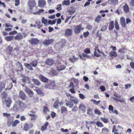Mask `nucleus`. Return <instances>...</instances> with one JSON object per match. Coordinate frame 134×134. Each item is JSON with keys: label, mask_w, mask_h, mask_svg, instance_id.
<instances>
[{"label": "nucleus", "mask_w": 134, "mask_h": 134, "mask_svg": "<svg viewBox=\"0 0 134 134\" xmlns=\"http://www.w3.org/2000/svg\"><path fill=\"white\" fill-rule=\"evenodd\" d=\"M27 4L31 10L33 8L36 6V3L34 0H29Z\"/></svg>", "instance_id": "nucleus-1"}, {"label": "nucleus", "mask_w": 134, "mask_h": 134, "mask_svg": "<svg viewBox=\"0 0 134 134\" xmlns=\"http://www.w3.org/2000/svg\"><path fill=\"white\" fill-rule=\"evenodd\" d=\"M16 103L19 106V109L22 111H23L24 109L26 107V105L22 102L18 101Z\"/></svg>", "instance_id": "nucleus-2"}, {"label": "nucleus", "mask_w": 134, "mask_h": 134, "mask_svg": "<svg viewBox=\"0 0 134 134\" xmlns=\"http://www.w3.org/2000/svg\"><path fill=\"white\" fill-rule=\"evenodd\" d=\"M25 92L30 97H32L34 95L33 92L27 87H25L24 89Z\"/></svg>", "instance_id": "nucleus-3"}, {"label": "nucleus", "mask_w": 134, "mask_h": 134, "mask_svg": "<svg viewBox=\"0 0 134 134\" xmlns=\"http://www.w3.org/2000/svg\"><path fill=\"white\" fill-rule=\"evenodd\" d=\"M82 26L80 24L76 26L75 28L74 32L76 34H78L80 33L81 31Z\"/></svg>", "instance_id": "nucleus-4"}, {"label": "nucleus", "mask_w": 134, "mask_h": 134, "mask_svg": "<svg viewBox=\"0 0 134 134\" xmlns=\"http://www.w3.org/2000/svg\"><path fill=\"white\" fill-rule=\"evenodd\" d=\"M69 99L75 104H77L79 103V100L78 99L73 96H70V97Z\"/></svg>", "instance_id": "nucleus-5"}, {"label": "nucleus", "mask_w": 134, "mask_h": 134, "mask_svg": "<svg viewBox=\"0 0 134 134\" xmlns=\"http://www.w3.org/2000/svg\"><path fill=\"white\" fill-rule=\"evenodd\" d=\"M54 41V40L53 39L46 40L43 42V44H44L47 45L51 44Z\"/></svg>", "instance_id": "nucleus-6"}, {"label": "nucleus", "mask_w": 134, "mask_h": 134, "mask_svg": "<svg viewBox=\"0 0 134 134\" xmlns=\"http://www.w3.org/2000/svg\"><path fill=\"white\" fill-rule=\"evenodd\" d=\"M123 8L124 11L125 13H127L129 12L130 8L127 4H125V5L123 6Z\"/></svg>", "instance_id": "nucleus-7"}, {"label": "nucleus", "mask_w": 134, "mask_h": 134, "mask_svg": "<svg viewBox=\"0 0 134 134\" xmlns=\"http://www.w3.org/2000/svg\"><path fill=\"white\" fill-rule=\"evenodd\" d=\"M2 29H5V31H8V24L5 23L4 21L2 22Z\"/></svg>", "instance_id": "nucleus-8"}, {"label": "nucleus", "mask_w": 134, "mask_h": 134, "mask_svg": "<svg viewBox=\"0 0 134 134\" xmlns=\"http://www.w3.org/2000/svg\"><path fill=\"white\" fill-rule=\"evenodd\" d=\"M38 6L42 8L46 4V3L44 0H40L38 1Z\"/></svg>", "instance_id": "nucleus-9"}, {"label": "nucleus", "mask_w": 134, "mask_h": 134, "mask_svg": "<svg viewBox=\"0 0 134 134\" xmlns=\"http://www.w3.org/2000/svg\"><path fill=\"white\" fill-rule=\"evenodd\" d=\"M72 32V30L70 29H66L65 32V35L67 36H70Z\"/></svg>", "instance_id": "nucleus-10"}, {"label": "nucleus", "mask_w": 134, "mask_h": 134, "mask_svg": "<svg viewBox=\"0 0 134 134\" xmlns=\"http://www.w3.org/2000/svg\"><path fill=\"white\" fill-rule=\"evenodd\" d=\"M39 77L41 80L43 82H46L48 81V79L47 78L42 75H40Z\"/></svg>", "instance_id": "nucleus-11"}, {"label": "nucleus", "mask_w": 134, "mask_h": 134, "mask_svg": "<svg viewBox=\"0 0 134 134\" xmlns=\"http://www.w3.org/2000/svg\"><path fill=\"white\" fill-rule=\"evenodd\" d=\"M120 23L122 26L123 27H125L126 26V23L125 19L124 17H122L120 18Z\"/></svg>", "instance_id": "nucleus-12"}, {"label": "nucleus", "mask_w": 134, "mask_h": 134, "mask_svg": "<svg viewBox=\"0 0 134 134\" xmlns=\"http://www.w3.org/2000/svg\"><path fill=\"white\" fill-rule=\"evenodd\" d=\"M23 78L22 79V80L24 82H26L27 83H30V80L28 77L27 76H23Z\"/></svg>", "instance_id": "nucleus-13"}, {"label": "nucleus", "mask_w": 134, "mask_h": 134, "mask_svg": "<svg viewBox=\"0 0 134 134\" xmlns=\"http://www.w3.org/2000/svg\"><path fill=\"white\" fill-rule=\"evenodd\" d=\"M14 38L16 40H21L23 38V36L21 33H19L15 36Z\"/></svg>", "instance_id": "nucleus-14"}, {"label": "nucleus", "mask_w": 134, "mask_h": 134, "mask_svg": "<svg viewBox=\"0 0 134 134\" xmlns=\"http://www.w3.org/2000/svg\"><path fill=\"white\" fill-rule=\"evenodd\" d=\"M79 110L82 111L83 112L85 111L86 108L85 106L83 104H80L79 107Z\"/></svg>", "instance_id": "nucleus-15"}, {"label": "nucleus", "mask_w": 134, "mask_h": 134, "mask_svg": "<svg viewBox=\"0 0 134 134\" xmlns=\"http://www.w3.org/2000/svg\"><path fill=\"white\" fill-rule=\"evenodd\" d=\"M127 51V49L126 48L125 46L123 47L122 48H120L119 50V52L121 54L125 53Z\"/></svg>", "instance_id": "nucleus-16"}, {"label": "nucleus", "mask_w": 134, "mask_h": 134, "mask_svg": "<svg viewBox=\"0 0 134 134\" xmlns=\"http://www.w3.org/2000/svg\"><path fill=\"white\" fill-rule=\"evenodd\" d=\"M109 55L112 58L117 56V54L115 51H111L109 53Z\"/></svg>", "instance_id": "nucleus-17"}, {"label": "nucleus", "mask_w": 134, "mask_h": 134, "mask_svg": "<svg viewBox=\"0 0 134 134\" xmlns=\"http://www.w3.org/2000/svg\"><path fill=\"white\" fill-rule=\"evenodd\" d=\"M45 63L49 65H51L53 64L54 61L51 59H47Z\"/></svg>", "instance_id": "nucleus-18"}, {"label": "nucleus", "mask_w": 134, "mask_h": 134, "mask_svg": "<svg viewBox=\"0 0 134 134\" xmlns=\"http://www.w3.org/2000/svg\"><path fill=\"white\" fill-rule=\"evenodd\" d=\"M19 97L23 99H24L26 97V95L25 93L22 91H20L19 92Z\"/></svg>", "instance_id": "nucleus-19"}, {"label": "nucleus", "mask_w": 134, "mask_h": 134, "mask_svg": "<svg viewBox=\"0 0 134 134\" xmlns=\"http://www.w3.org/2000/svg\"><path fill=\"white\" fill-rule=\"evenodd\" d=\"M114 27V21H111L109 24V29L110 30H111L113 29Z\"/></svg>", "instance_id": "nucleus-20"}, {"label": "nucleus", "mask_w": 134, "mask_h": 134, "mask_svg": "<svg viewBox=\"0 0 134 134\" xmlns=\"http://www.w3.org/2000/svg\"><path fill=\"white\" fill-rule=\"evenodd\" d=\"M30 42L32 44H36L38 42L37 39L32 38L30 41Z\"/></svg>", "instance_id": "nucleus-21"}, {"label": "nucleus", "mask_w": 134, "mask_h": 134, "mask_svg": "<svg viewBox=\"0 0 134 134\" xmlns=\"http://www.w3.org/2000/svg\"><path fill=\"white\" fill-rule=\"evenodd\" d=\"M66 106L70 108L72 107L74 105L73 104L71 103V102L69 100L67 101V102L66 103Z\"/></svg>", "instance_id": "nucleus-22"}, {"label": "nucleus", "mask_w": 134, "mask_h": 134, "mask_svg": "<svg viewBox=\"0 0 134 134\" xmlns=\"http://www.w3.org/2000/svg\"><path fill=\"white\" fill-rule=\"evenodd\" d=\"M75 11V9L74 7H70L68 11V12L70 13V14H73Z\"/></svg>", "instance_id": "nucleus-23"}, {"label": "nucleus", "mask_w": 134, "mask_h": 134, "mask_svg": "<svg viewBox=\"0 0 134 134\" xmlns=\"http://www.w3.org/2000/svg\"><path fill=\"white\" fill-rule=\"evenodd\" d=\"M70 4V2L69 0H64L62 2V5H69Z\"/></svg>", "instance_id": "nucleus-24"}, {"label": "nucleus", "mask_w": 134, "mask_h": 134, "mask_svg": "<svg viewBox=\"0 0 134 134\" xmlns=\"http://www.w3.org/2000/svg\"><path fill=\"white\" fill-rule=\"evenodd\" d=\"M24 65L25 67L28 69L31 70H33V68L32 67L31 65L29 64L25 63Z\"/></svg>", "instance_id": "nucleus-25"}, {"label": "nucleus", "mask_w": 134, "mask_h": 134, "mask_svg": "<svg viewBox=\"0 0 134 134\" xmlns=\"http://www.w3.org/2000/svg\"><path fill=\"white\" fill-rule=\"evenodd\" d=\"M38 63V62L36 60L32 61L30 63V64L34 67L36 66Z\"/></svg>", "instance_id": "nucleus-26"}, {"label": "nucleus", "mask_w": 134, "mask_h": 134, "mask_svg": "<svg viewBox=\"0 0 134 134\" xmlns=\"http://www.w3.org/2000/svg\"><path fill=\"white\" fill-rule=\"evenodd\" d=\"M78 58H76L74 56H73L72 58L69 59V60L72 63H74L75 61L78 60Z\"/></svg>", "instance_id": "nucleus-27"}, {"label": "nucleus", "mask_w": 134, "mask_h": 134, "mask_svg": "<svg viewBox=\"0 0 134 134\" xmlns=\"http://www.w3.org/2000/svg\"><path fill=\"white\" fill-rule=\"evenodd\" d=\"M35 24H36V27L39 29L42 26V24L41 23L40 21H37L35 23Z\"/></svg>", "instance_id": "nucleus-28"}, {"label": "nucleus", "mask_w": 134, "mask_h": 134, "mask_svg": "<svg viewBox=\"0 0 134 134\" xmlns=\"http://www.w3.org/2000/svg\"><path fill=\"white\" fill-rule=\"evenodd\" d=\"M41 21L42 23L44 24L46 26L48 25L47 20V19H45L44 17L42 18Z\"/></svg>", "instance_id": "nucleus-29"}, {"label": "nucleus", "mask_w": 134, "mask_h": 134, "mask_svg": "<svg viewBox=\"0 0 134 134\" xmlns=\"http://www.w3.org/2000/svg\"><path fill=\"white\" fill-rule=\"evenodd\" d=\"M96 124L99 127H104L103 123L99 121H98L96 123Z\"/></svg>", "instance_id": "nucleus-30"}, {"label": "nucleus", "mask_w": 134, "mask_h": 134, "mask_svg": "<svg viewBox=\"0 0 134 134\" xmlns=\"http://www.w3.org/2000/svg\"><path fill=\"white\" fill-rule=\"evenodd\" d=\"M102 18V17L100 15H98L95 18V21L97 23H99Z\"/></svg>", "instance_id": "nucleus-31"}, {"label": "nucleus", "mask_w": 134, "mask_h": 134, "mask_svg": "<svg viewBox=\"0 0 134 134\" xmlns=\"http://www.w3.org/2000/svg\"><path fill=\"white\" fill-rule=\"evenodd\" d=\"M66 66L64 65H62L60 66L59 68H57V70L58 71H60L61 70H63L65 69Z\"/></svg>", "instance_id": "nucleus-32"}, {"label": "nucleus", "mask_w": 134, "mask_h": 134, "mask_svg": "<svg viewBox=\"0 0 134 134\" xmlns=\"http://www.w3.org/2000/svg\"><path fill=\"white\" fill-rule=\"evenodd\" d=\"M7 96V94L4 92H2L1 94V97L3 99H5Z\"/></svg>", "instance_id": "nucleus-33"}, {"label": "nucleus", "mask_w": 134, "mask_h": 134, "mask_svg": "<svg viewBox=\"0 0 134 134\" xmlns=\"http://www.w3.org/2000/svg\"><path fill=\"white\" fill-rule=\"evenodd\" d=\"M5 85L2 82L0 83V92H1L5 88Z\"/></svg>", "instance_id": "nucleus-34"}, {"label": "nucleus", "mask_w": 134, "mask_h": 134, "mask_svg": "<svg viewBox=\"0 0 134 134\" xmlns=\"http://www.w3.org/2000/svg\"><path fill=\"white\" fill-rule=\"evenodd\" d=\"M59 101L58 100H57L55 101L53 107L54 108H56L59 106Z\"/></svg>", "instance_id": "nucleus-35"}, {"label": "nucleus", "mask_w": 134, "mask_h": 134, "mask_svg": "<svg viewBox=\"0 0 134 134\" xmlns=\"http://www.w3.org/2000/svg\"><path fill=\"white\" fill-rule=\"evenodd\" d=\"M115 27L116 30H118L119 29V26L118 25V22L116 20H115Z\"/></svg>", "instance_id": "nucleus-36"}, {"label": "nucleus", "mask_w": 134, "mask_h": 134, "mask_svg": "<svg viewBox=\"0 0 134 134\" xmlns=\"http://www.w3.org/2000/svg\"><path fill=\"white\" fill-rule=\"evenodd\" d=\"M61 113L62 114L64 112L67 111V110L65 107L62 106L61 108Z\"/></svg>", "instance_id": "nucleus-37"}, {"label": "nucleus", "mask_w": 134, "mask_h": 134, "mask_svg": "<svg viewBox=\"0 0 134 134\" xmlns=\"http://www.w3.org/2000/svg\"><path fill=\"white\" fill-rule=\"evenodd\" d=\"M19 123V121L18 120H15L13 123L12 126L14 127H15L16 125Z\"/></svg>", "instance_id": "nucleus-38"}, {"label": "nucleus", "mask_w": 134, "mask_h": 134, "mask_svg": "<svg viewBox=\"0 0 134 134\" xmlns=\"http://www.w3.org/2000/svg\"><path fill=\"white\" fill-rule=\"evenodd\" d=\"M24 130L25 131H27L29 129V126L27 124L25 123L24 124Z\"/></svg>", "instance_id": "nucleus-39"}, {"label": "nucleus", "mask_w": 134, "mask_h": 134, "mask_svg": "<svg viewBox=\"0 0 134 134\" xmlns=\"http://www.w3.org/2000/svg\"><path fill=\"white\" fill-rule=\"evenodd\" d=\"M2 103L3 105H6L8 107V100H3Z\"/></svg>", "instance_id": "nucleus-40"}, {"label": "nucleus", "mask_w": 134, "mask_h": 134, "mask_svg": "<svg viewBox=\"0 0 134 134\" xmlns=\"http://www.w3.org/2000/svg\"><path fill=\"white\" fill-rule=\"evenodd\" d=\"M33 81L35 83V84L37 86H38L40 84V83L39 81L37 79H33Z\"/></svg>", "instance_id": "nucleus-41"}, {"label": "nucleus", "mask_w": 134, "mask_h": 134, "mask_svg": "<svg viewBox=\"0 0 134 134\" xmlns=\"http://www.w3.org/2000/svg\"><path fill=\"white\" fill-rule=\"evenodd\" d=\"M36 92L38 94L42 96L44 95V94L39 89H36Z\"/></svg>", "instance_id": "nucleus-42"}, {"label": "nucleus", "mask_w": 134, "mask_h": 134, "mask_svg": "<svg viewBox=\"0 0 134 134\" xmlns=\"http://www.w3.org/2000/svg\"><path fill=\"white\" fill-rule=\"evenodd\" d=\"M91 100L92 102H93V103L94 104H95L96 105H98L100 103V100L97 101L94 99H91Z\"/></svg>", "instance_id": "nucleus-43"}, {"label": "nucleus", "mask_w": 134, "mask_h": 134, "mask_svg": "<svg viewBox=\"0 0 134 134\" xmlns=\"http://www.w3.org/2000/svg\"><path fill=\"white\" fill-rule=\"evenodd\" d=\"M44 11V10L43 9H40L38 11V12H36L34 13V14L35 15H39L40 13L41 12H43Z\"/></svg>", "instance_id": "nucleus-44"}, {"label": "nucleus", "mask_w": 134, "mask_h": 134, "mask_svg": "<svg viewBox=\"0 0 134 134\" xmlns=\"http://www.w3.org/2000/svg\"><path fill=\"white\" fill-rule=\"evenodd\" d=\"M100 119L105 123H107L108 122V119L103 118H101Z\"/></svg>", "instance_id": "nucleus-45"}, {"label": "nucleus", "mask_w": 134, "mask_h": 134, "mask_svg": "<svg viewBox=\"0 0 134 134\" xmlns=\"http://www.w3.org/2000/svg\"><path fill=\"white\" fill-rule=\"evenodd\" d=\"M84 52L86 54H89L91 53V51L90 48H86L85 49Z\"/></svg>", "instance_id": "nucleus-46"}, {"label": "nucleus", "mask_w": 134, "mask_h": 134, "mask_svg": "<svg viewBox=\"0 0 134 134\" xmlns=\"http://www.w3.org/2000/svg\"><path fill=\"white\" fill-rule=\"evenodd\" d=\"M61 7V4H58L57 6L56 9L59 11L60 10L62 9Z\"/></svg>", "instance_id": "nucleus-47"}, {"label": "nucleus", "mask_w": 134, "mask_h": 134, "mask_svg": "<svg viewBox=\"0 0 134 134\" xmlns=\"http://www.w3.org/2000/svg\"><path fill=\"white\" fill-rule=\"evenodd\" d=\"M110 1L111 2V4L114 5L116 4L118 2V0H110Z\"/></svg>", "instance_id": "nucleus-48"}, {"label": "nucleus", "mask_w": 134, "mask_h": 134, "mask_svg": "<svg viewBox=\"0 0 134 134\" xmlns=\"http://www.w3.org/2000/svg\"><path fill=\"white\" fill-rule=\"evenodd\" d=\"M28 114L30 115V116L34 117V118H33L32 117H31V119L32 120H35L37 118V116L35 115L34 114Z\"/></svg>", "instance_id": "nucleus-49"}, {"label": "nucleus", "mask_w": 134, "mask_h": 134, "mask_svg": "<svg viewBox=\"0 0 134 134\" xmlns=\"http://www.w3.org/2000/svg\"><path fill=\"white\" fill-rule=\"evenodd\" d=\"M98 52H97V51H94V54L95 56L97 57H99L100 56V54H99Z\"/></svg>", "instance_id": "nucleus-50"}, {"label": "nucleus", "mask_w": 134, "mask_h": 134, "mask_svg": "<svg viewBox=\"0 0 134 134\" xmlns=\"http://www.w3.org/2000/svg\"><path fill=\"white\" fill-rule=\"evenodd\" d=\"M129 5L132 7H134V0H131Z\"/></svg>", "instance_id": "nucleus-51"}, {"label": "nucleus", "mask_w": 134, "mask_h": 134, "mask_svg": "<svg viewBox=\"0 0 134 134\" xmlns=\"http://www.w3.org/2000/svg\"><path fill=\"white\" fill-rule=\"evenodd\" d=\"M82 56L85 57V58H90V56L88 55H87V54H86L85 53H83L82 54Z\"/></svg>", "instance_id": "nucleus-52"}, {"label": "nucleus", "mask_w": 134, "mask_h": 134, "mask_svg": "<svg viewBox=\"0 0 134 134\" xmlns=\"http://www.w3.org/2000/svg\"><path fill=\"white\" fill-rule=\"evenodd\" d=\"M92 111L91 109H87V114H88L91 115L92 114Z\"/></svg>", "instance_id": "nucleus-53"}, {"label": "nucleus", "mask_w": 134, "mask_h": 134, "mask_svg": "<svg viewBox=\"0 0 134 134\" xmlns=\"http://www.w3.org/2000/svg\"><path fill=\"white\" fill-rule=\"evenodd\" d=\"M17 33V32L16 31H14L9 33V35H13L16 34Z\"/></svg>", "instance_id": "nucleus-54"}, {"label": "nucleus", "mask_w": 134, "mask_h": 134, "mask_svg": "<svg viewBox=\"0 0 134 134\" xmlns=\"http://www.w3.org/2000/svg\"><path fill=\"white\" fill-rule=\"evenodd\" d=\"M79 96L80 98L82 99H83L85 98V96L82 93L79 94Z\"/></svg>", "instance_id": "nucleus-55"}, {"label": "nucleus", "mask_w": 134, "mask_h": 134, "mask_svg": "<svg viewBox=\"0 0 134 134\" xmlns=\"http://www.w3.org/2000/svg\"><path fill=\"white\" fill-rule=\"evenodd\" d=\"M116 126L115 125H114L113 126V127L112 129V132H117V130H116Z\"/></svg>", "instance_id": "nucleus-56"}, {"label": "nucleus", "mask_w": 134, "mask_h": 134, "mask_svg": "<svg viewBox=\"0 0 134 134\" xmlns=\"http://www.w3.org/2000/svg\"><path fill=\"white\" fill-rule=\"evenodd\" d=\"M108 109L109 110L113 111L114 110V108L111 105H110L109 106Z\"/></svg>", "instance_id": "nucleus-57"}, {"label": "nucleus", "mask_w": 134, "mask_h": 134, "mask_svg": "<svg viewBox=\"0 0 134 134\" xmlns=\"http://www.w3.org/2000/svg\"><path fill=\"white\" fill-rule=\"evenodd\" d=\"M89 32L87 31L86 32H84L83 35L85 37H86L88 35H89Z\"/></svg>", "instance_id": "nucleus-58"}, {"label": "nucleus", "mask_w": 134, "mask_h": 134, "mask_svg": "<svg viewBox=\"0 0 134 134\" xmlns=\"http://www.w3.org/2000/svg\"><path fill=\"white\" fill-rule=\"evenodd\" d=\"M71 16H67L66 19L65 20V23H67L68 21L69 20L71 17Z\"/></svg>", "instance_id": "nucleus-59"}, {"label": "nucleus", "mask_w": 134, "mask_h": 134, "mask_svg": "<svg viewBox=\"0 0 134 134\" xmlns=\"http://www.w3.org/2000/svg\"><path fill=\"white\" fill-rule=\"evenodd\" d=\"M102 131L108 132L109 131V130L108 128L106 127H104L102 129Z\"/></svg>", "instance_id": "nucleus-60"}, {"label": "nucleus", "mask_w": 134, "mask_h": 134, "mask_svg": "<svg viewBox=\"0 0 134 134\" xmlns=\"http://www.w3.org/2000/svg\"><path fill=\"white\" fill-rule=\"evenodd\" d=\"M131 84H128L125 85V88L127 89L131 87Z\"/></svg>", "instance_id": "nucleus-61"}, {"label": "nucleus", "mask_w": 134, "mask_h": 134, "mask_svg": "<svg viewBox=\"0 0 134 134\" xmlns=\"http://www.w3.org/2000/svg\"><path fill=\"white\" fill-rule=\"evenodd\" d=\"M60 130L61 131L63 132H67L68 131V130L67 129H64L63 128H62L60 129Z\"/></svg>", "instance_id": "nucleus-62"}, {"label": "nucleus", "mask_w": 134, "mask_h": 134, "mask_svg": "<svg viewBox=\"0 0 134 134\" xmlns=\"http://www.w3.org/2000/svg\"><path fill=\"white\" fill-rule=\"evenodd\" d=\"M126 23L127 24H129L131 21L129 18H127L126 19Z\"/></svg>", "instance_id": "nucleus-63"}, {"label": "nucleus", "mask_w": 134, "mask_h": 134, "mask_svg": "<svg viewBox=\"0 0 134 134\" xmlns=\"http://www.w3.org/2000/svg\"><path fill=\"white\" fill-rule=\"evenodd\" d=\"M94 112L96 114L99 115L101 114L100 112L97 109H96L94 110Z\"/></svg>", "instance_id": "nucleus-64"}]
</instances>
